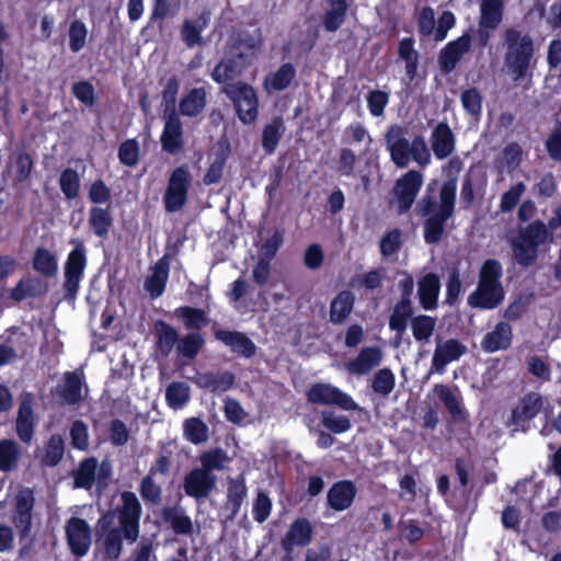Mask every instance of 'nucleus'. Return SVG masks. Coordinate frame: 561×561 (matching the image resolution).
Instances as JSON below:
<instances>
[{"mask_svg":"<svg viewBox=\"0 0 561 561\" xmlns=\"http://www.w3.org/2000/svg\"><path fill=\"white\" fill-rule=\"evenodd\" d=\"M457 180H446L439 190V202L434 196L425 194L419 201L417 215L425 218L423 238L426 244H437L442 241L447 221L453 218L456 207Z\"/></svg>","mask_w":561,"mask_h":561,"instance_id":"f257e3e1","label":"nucleus"},{"mask_svg":"<svg viewBox=\"0 0 561 561\" xmlns=\"http://www.w3.org/2000/svg\"><path fill=\"white\" fill-rule=\"evenodd\" d=\"M121 504L116 506L117 528L103 534V557L105 560H117L123 551V542L134 543L140 534L142 506L137 495L131 491L121 493Z\"/></svg>","mask_w":561,"mask_h":561,"instance_id":"f03ea898","label":"nucleus"},{"mask_svg":"<svg viewBox=\"0 0 561 561\" xmlns=\"http://www.w3.org/2000/svg\"><path fill=\"white\" fill-rule=\"evenodd\" d=\"M503 45L504 66L514 82L531 81L533 69L536 66V47L529 33L510 26L504 30Z\"/></svg>","mask_w":561,"mask_h":561,"instance_id":"7ed1b4c3","label":"nucleus"},{"mask_svg":"<svg viewBox=\"0 0 561 561\" xmlns=\"http://www.w3.org/2000/svg\"><path fill=\"white\" fill-rule=\"evenodd\" d=\"M551 237L546 224L539 219L519 229L517 236L511 241L513 257L516 264L528 268L536 264L539 257V247Z\"/></svg>","mask_w":561,"mask_h":561,"instance_id":"20e7f679","label":"nucleus"},{"mask_svg":"<svg viewBox=\"0 0 561 561\" xmlns=\"http://www.w3.org/2000/svg\"><path fill=\"white\" fill-rule=\"evenodd\" d=\"M73 249L68 253L64 264V299L68 302H75L80 289V284L84 277L88 266L87 249L82 241L72 240Z\"/></svg>","mask_w":561,"mask_h":561,"instance_id":"39448f33","label":"nucleus"},{"mask_svg":"<svg viewBox=\"0 0 561 561\" xmlns=\"http://www.w3.org/2000/svg\"><path fill=\"white\" fill-rule=\"evenodd\" d=\"M222 92L232 102L236 114L244 125L253 124L259 115V98L255 89L243 81L229 83Z\"/></svg>","mask_w":561,"mask_h":561,"instance_id":"423d86ee","label":"nucleus"},{"mask_svg":"<svg viewBox=\"0 0 561 561\" xmlns=\"http://www.w3.org/2000/svg\"><path fill=\"white\" fill-rule=\"evenodd\" d=\"M192 175L188 167H176L170 174L168 186L163 195V205L167 213H175L183 208L192 185Z\"/></svg>","mask_w":561,"mask_h":561,"instance_id":"0eeeda50","label":"nucleus"},{"mask_svg":"<svg viewBox=\"0 0 561 561\" xmlns=\"http://www.w3.org/2000/svg\"><path fill=\"white\" fill-rule=\"evenodd\" d=\"M307 401L311 404L335 405L345 411H357L359 405L340 388L325 382H316L306 391Z\"/></svg>","mask_w":561,"mask_h":561,"instance_id":"6e6552de","label":"nucleus"},{"mask_svg":"<svg viewBox=\"0 0 561 561\" xmlns=\"http://www.w3.org/2000/svg\"><path fill=\"white\" fill-rule=\"evenodd\" d=\"M504 0H481L480 18L477 30L479 48H485L491 41V32L496 30L503 21Z\"/></svg>","mask_w":561,"mask_h":561,"instance_id":"1a4fd4ad","label":"nucleus"},{"mask_svg":"<svg viewBox=\"0 0 561 561\" xmlns=\"http://www.w3.org/2000/svg\"><path fill=\"white\" fill-rule=\"evenodd\" d=\"M66 541L76 558L88 554L92 545V529L89 523L77 516L70 517L65 525Z\"/></svg>","mask_w":561,"mask_h":561,"instance_id":"9d476101","label":"nucleus"},{"mask_svg":"<svg viewBox=\"0 0 561 561\" xmlns=\"http://www.w3.org/2000/svg\"><path fill=\"white\" fill-rule=\"evenodd\" d=\"M542 408V396L539 392L530 391L524 394L517 405L513 408L508 424L525 433L530 428V422L540 413Z\"/></svg>","mask_w":561,"mask_h":561,"instance_id":"9b49d317","label":"nucleus"},{"mask_svg":"<svg viewBox=\"0 0 561 561\" xmlns=\"http://www.w3.org/2000/svg\"><path fill=\"white\" fill-rule=\"evenodd\" d=\"M422 174L415 170H409L399 180L393 187V195L398 204V214H407L415 202V198L422 187Z\"/></svg>","mask_w":561,"mask_h":561,"instance_id":"f8f14e48","label":"nucleus"},{"mask_svg":"<svg viewBox=\"0 0 561 561\" xmlns=\"http://www.w3.org/2000/svg\"><path fill=\"white\" fill-rule=\"evenodd\" d=\"M472 27L463 32L459 37L448 42L439 51L438 65L445 75L454 71L463 57L470 51L472 45Z\"/></svg>","mask_w":561,"mask_h":561,"instance_id":"ddd939ff","label":"nucleus"},{"mask_svg":"<svg viewBox=\"0 0 561 561\" xmlns=\"http://www.w3.org/2000/svg\"><path fill=\"white\" fill-rule=\"evenodd\" d=\"M467 353V346L458 339H448L443 341L439 336L436 339V347L431 362V371L443 375L446 366L458 360Z\"/></svg>","mask_w":561,"mask_h":561,"instance_id":"4468645a","label":"nucleus"},{"mask_svg":"<svg viewBox=\"0 0 561 561\" xmlns=\"http://www.w3.org/2000/svg\"><path fill=\"white\" fill-rule=\"evenodd\" d=\"M34 505L35 499L32 490H23L16 495L15 507L11 520L16 528L21 540L31 535Z\"/></svg>","mask_w":561,"mask_h":561,"instance_id":"2eb2a0df","label":"nucleus"},{"mask_svg":"<svg viewBox=\"0 0 561 561\" xmlns=\"http://www.w3.org/2000/svg\"><path fill=\"white\" fill-rule=\"evenodd\" d=\"M34 397L31 392H23L20 397L15 419V433L21 442L30 444L34 437L36 419L34 414Z\"/></svg>","mask_w":561,"mask_h":561,"instance_id":"dca6fc26","label":"nucleus"},{"mask_svg":"<svg viewBox=\"0 0 561 561\" xmlns=\"http://www.w3.org/2000/svg\"><path fill=\"white\" fill-rule=\"evenodd\" d=\"M160 142L162 150L169 154H178L184 149L183 125L174 110L165 117Z\"/></svg>","mask_w":561,"mask_h":561,"instance_id":"f3484780","label":"nucleus"},{"mask_svg":"<svg viewBox=\"0 0 561 561\" xmlns=\"http://www.w3.org/2000/svg\"><path fill=\"white\" fill-rule=\"evenodd\" d=\"M217 483V477L201 468H194L185 474L183 489L187 496L193 499L208 497Z\"/></svg>","mask_w":561,"mask_h":561,"instance_id":"a211bd4d","label":"nucleus"},{"mask_svg":"<svg viewBox=\"0 0 561 561\" xmlns=\"http://www.w3.org/2000/svg\"><path fill=\"white\" fill-rule=\"evenodd\" d=\"M84 375L82 371H66L62 381L58 383L53 392L65 405H77L82 401V387Z\"/></svg>","mask_w":561,"mask_h":561,"instance_id":"6ab92c4d","label":"nucleus"},{"mask_svg":"<svg viewBox=\"0 0 561 561\" xmlns=\"http://www.w3.org/2000/svg\"><path fill=\"white\" fill-rule=\"evenodd\" d=\"M153 350L157 358L167 359L176 350L180 334L178 330L164 320L153 322Z\"/></svg>","mask_w":561,"mask_h":561,"instance_id":"aec40b11","label":"nucleus"},{"mask_svg":"<svg viewBox=\"0 0 561 561\" xmlns=\"http://www.w3.org/2000/svg\"><path fill=\"white\" fill-rule=\"evenodd\" d=\"M214 337L240 357L251 358L256 353V345L243 332L216 329L214 330Z\"/></svg>","mask_w":561,"mask_h":561,"instance_id":"412c9836","label":"nucleus"},{"mask_svg":"<svg viewBox=\"0 0 561 561\" xmlns=\"http://www.w3.org/2000/svg\"><path fill=\"white\" fill-rule=\"evenodd\" d=\"M402 134L398 125L391 126L386 134L390 159L398 168H407L411 161V142Z\"/></svg>","mask_w":561,"mask_h":561,"instance_id":"4be33fe9","label":"nucleus"},{"mask_svg":"<svg viewBox=\"0 0 561 561\" xmlns=\"http://www.w3.org/2000/svg\"><path fill=\"white\" fill-rule=\"evenodd\" d=\"M505 298L503 286L478 284L476 290L468 296V305L481 310L497 308Z\"/></svg>","mask_w":561,"mask_h":561,"instance_id":"5701e85b","label":"nucleus"},{"mask_svg":"<svg viewBox=\"0 0 561 561\" xmlns=\"http://www.w3.org/2000/svg\"><path fill=\"white\" fill-rule=\"evenodd\" d=\"M357 494V488L352 480L334 482L327 494V505L335 512H342L352 506Z\"/></svg>","mask_w":561,"mask_h":561,"instance_id":"b1692460","label":"nucleus"},{"mask_svg":"<svg viewBox=\"0 0 561 561\" xmlns=\"http://www.w3.org/2000/svg\"><path fill=\"white\" fill-rule=\"evenodd\" d=\"M248 486L243 474L237 478L228 479L227 500L224 505L225 511L229 512L226 516L228 520H233L240 513L241 506L247 499Z\"/></svg>","mask_w":561,"mask_h":561,"instance_id":"393cba45","label":"nucleus"},{"mask_svg":"<svg viewBox=\"0 0 561 561\" xmlns=\"http://www.w3.org/2000/svg\"><path fill=\"white\" fill-rule=\"evenodd\" d=\"M431 146L434 156L439 159L449 157L456 148V138L446 122H439L433 129L431 135Z\"/></svg>","mask_w":561,"mask_h":561,"instance_id":"a878e982","label":"nucleus"},{"mask_svg":"<svg viewBox=\"0 0 561 561\" xmlns=\"http://www.w3.org/2000/svg\"><path fill=\"white\" fill-rule=\"evenodd\" d=\"M513 341L512 325L506 321L496 323L491 332H488L481 341L482 348L488 353L508 350Z\"/></svg>","mask_w":561,"mask_h":561,"instance_id":"bb28decb","label":"nucleus"},{"mask_svg":"<svg viewBox=\"0 0 561 561\" xmlns=\"http://www.w3.org/2000/svg\"><path fill=\"white\" fill-rule=\"evenodd\" d=\"M382 360V351L378 346H364L358 355L346 363L345 367L350 374L366 375L377 367Z\"/></svg>","mask_w":561,"mask_h":561,"instance_id":"cd10ccee","label":"nucleus"},{"mask_svg":"<svg viewBox=\"0 0 561 561\" xmlns=\"http://www.w3.org/2000/svg\"><path fill=\"white\" fill-rule=\"evenodd\" d=\"M440 280L437 274L427 273L419 279L417 297L424 310H435L438 307Z\"/></svg>","mask_w":561,"mask_h":561,"instance_id":"c85d7f7f","label":"nucleus"},{"mask_svg":"<svg viewBox=\"0 0 561 561\" xmlns=\"http://www.w3.org/2000/svg\"><path fill=\"white\" fill-rule=\"evenodd\" d=\"M171 255L169 253L163 254L152 267V274L149 275L145 280V288L152 298L160 297L167 286L170 272Z\"/></svg>","mask_w":561,"mask_h":561,"instance_id":"c756f323","label":"nucleus"},{"mask_svg":"<svg viewBox=\"0 0 561 561\" xmlns=\"http://www.w3.org/2000/svg\"><path fill=\"white\" fill-rule=\"evenodd\" d=\"M208 23L209 13L206 11H203L196 19H186L183 21L180 35L187 48L204 44L202 33L208 26Z\"/></svg>","mask_w":561,"mask_h":561,"instance_id":"7c9ffc66","label":"nucleus"},{"mask_svg":"<svg viewBox=\"0 0 561 561\" xmlns=\"http://www.w3.org/2000/svg\"><path fill=\"white\" fill-rule=\"evenodd\" d=\"M161 518L178 536H190L194 531L192 518L181 506H167L162 508Z\"/></svg>","mask_w":561,"mask_h":561,"instance_id":"2f4dec72","label":"nucleus"},{"mask_svg":"<svg viewBox=\"0 0 561 561\" xmlns=\"http://www.w3.org/2000/svg\"><path fill=\"white\" fill-rule=\"evenodd\" d=\"M249 64H243L234 53L230 57L221 59L213 69L210 77L219 84L227 83L240 77Z\"/></svg>","mask_w":561,"mask_h":561,"instance_id":"473e14b6","label":"nucleus"},{"mask_svg":"<svg viewBox=\"0 0 561 561\" xmlns=\"http://www.w3.org/2000/svg\"><path fill=\"white\" fill-rule=\"evenodd\" d=\"M313 529L310 520L305 517L295 519L282 539L280 543H285L288 548L300 546L306 547L312 540Z\"/></svg>","mask_w":561,"mask_h":561,"instance_id":"72a5a7b5","label":"nucleus"},{"mask_svg":"<svg viewBox=\"0 0 561 561\" xmlns=\"http://www.w3.org/2000/svg\"><path fill=\"white\" fill-rule=\"evenodd\" d=\"M173 316L182 321L184 328L190 332H199L209 323L207 312L202 308L181 306L175 308Z\"/></svg>","mask_w":561,"mask_h":561,"instance_id":"f704fd0d","label":"nucleus"},{"mask_svg":"<svg viewBox=\"0 0 561 561\" xmlns=\"http://www.w3.org/2000/svg\"><path fill=\"white\" fill-rule=\"evenodd\" d=\"M355 296L351 290H341L330 304V321L333 324H342L354 309Z\"/></svg>","mask_w":561,"mask_h":561,"instance_id":"c9c22d12","label":"nucleus"},{"mask_svg":"<svg viewBox=\"0 0 561 561\" xmlns=\"http://www.w3.org/2000/svg\"><path fill=\"white\" fill-rule=\"evenodd\" d=\"M207 103L205 88H193L180 101L179 112L186 117H196L203 113Z\"/></svg>","mask_w":561,"mask_h":561,"instance_id":"e433bc0d","label":"nucleus"},{"mask_svg":"<svg viewBox=\"0 0 561 561\" xmlns=\"http://www.w3.org/2000/svg\"><path fill=\"white\" fill-rule=\"evenodd\" d=\"M433 390L455 422H462L467 419L468 414L466 410L449 386L436 383Z\"/></svg>","mask_w":561,"mask_h":561,"instance_id":"4c0bfd02","label":"nucleus"},{"mask_svg":"<svg viewBox=\"0 0 561 561\" xmlns=\"http://www.w3.org/2000/svg\"><path fill=\"white\" fill-rule=\"evenodd\" d=\"M88 222L94 236L101 239L107 238L108 232L113 227L111 206L108 205L105 208L100 206L91 207L89 210Z\"/></svg>","mask_w":561,"mask_h":561,"instance_id":"58836bf2","label":"nucleus"},{"mask_svg":"<svg viewBox=\"0 0 561 561\" xmlns=\"http://www.w3.org/2000/svg\"><path fill=\"white\" fill-rule=\"evenodd\" d=\"M47 291V285L38 277H23L11 289L10 297L14 301L38 297Z\"/></svg>","mask_w":561,"mask_h":561,"instance_id":"ea45409f","label":"nucleus"},{"mask_svg":"<svg viewBox=\"0 0 561 561\" xmlns=\"http://www.w3.org/2000/svg\"><path fill=\"white\" fill-rule=\"evenodd\" d=\"M236 382V376L231 371L204 373L198 378L201 388L213 393H224L230 390Z\"/></svg>","mask_w":561,"mask_h":561,"instance_id":"a19ab883","label":"nucleus"},{"mask_svg":"<svg viewBox=\"0 0 561 561\" xmlns=\"http://www.w3.org/2000/svg\"><path fill=\"white\" fill-rule=\"evenodd\" d=\"M32 267L44 277H55L58 272L57 255L44 247H38L32 257Z\"/></svg>","mask_w":561,"mask_h":561,"instance_id":"79ce46f5","label":"nucleus"},{"mask_svg":"<svg viewBox=\"0 0 561 561\" xmlns=\"http://www.w3.org/2000/svg\"><path fill=\"white\" fill-rule=\"evenodd\" d=\"M414 309L412 301L398 300L389 317V329L401 336L407 328L408 321L413 318Z\"/></svg>","mask_w":561,"mask_h":561,"instance_id":"37998d69","label":"nucleus"},{"mask_svg":"<svg viewBox=\"0 0 561 561\" xmlns=\"http://www.w3.org/2000/svg\"><path fill=\"white\" fill-rule=\"evenodd\" d=\"M98 466V459L93 456L82 459L73 471L75 488L90 490L95 482Z\"/></svg>","mask_w":561,"mask_h":561,"instance_id":"c03bdc74","label":"nucleus"},{"mask_svg":"<svg viewBox=\"0 0 561 561\" xmlns=\"http://www.w3.org/2000/svg\"><path fill=\"white\" fill-rule=\"evenodd\" d=\"M296 77V68L291 62L283 64L265 79V87L272 91L286 90Z\"/></svg>","mask_w":561,"mask_h":561,"instance_id":"a18cd8bd","label":"nucleus"},{"mask_svg":"<svg viewBox=\"0 0 561 561\" xmlns=\"http://www.w3.org/2000/svg\"><path fill=\"white\" fill-rule=\"evenodd\" d=\"M284 121L282 117H275L263 127L262 148L266 154H272L276 150L284 133Z\"/></svg>","mask_w":561,"mask_h":561,"instance_id":"49530a36","label":"nucleus"},{"mask_svg":"<svg viewBox=\"0 0 561 561\" xmlns=\"http://www.w3.org/2000/svg\"><path fill=\"white\" fill-rule=\"evenodd\" d=\"M21 458L19 444L13 439L0 440V471L11 472L18 468Z\"/></svg>","mask_w":561,"mask_h":561,"instance_id":"de8ad7c7","label":"nucleus"},{"mask_svg":"<svg viewBox=\"0 0 561 561\" xmlns=\"http://www.w3.org/2000/svg\"><path fill=\"white\" fill-rule=\"evenodd\" d=\"M204 344L205 340L201 332H188L184 336H180L175 351L179 357L193 360L196 358Z\"/></svg>","mask_w":561,"mask_h":561,"instance_id":"09e8293b","label":"nucleus"},{"mask_svg":"<svg viewBox=\"0 0 561 561\" xmlns=\"http://www.w3.org/2000/svg\"><path fill=\"white\" fill-rule=\"evenodd\" d=\"M59 187L66 199L72 201L79 196L80 193V176L77 170L66 168L59 175Z\"/></svg>","mask_w":561,"mask_h":561,"instance_id":"8fccbe9b","label":"nucleus"},{"mask_svg":"<svg viewBox=\"0 0 561 561\" xmlns=\"http://www.w3.org/2000/svg\"><path fill=\"white\" fill-rule=\"evenodd\" d=\"M502 276L503 266L501 262L496 259H488L480 267L478 284L503 286Z\"/></svg>","mask_w":561,"mask_h":561,"instance_id":"3c124183","label":"nucleus"},{"mask_svg":"<svg viewBox=\"0 0 561 561\" xmlns=\"http://www.w3.org/2000/svg\"><path fill=\"white\" fill-rule=\"evenodd\" d=\"M436 327V318L427 314H419L411 319L412 334L415 341L426 342L433 335Z\"/></svg>","mask_w":561,"mask_h":561,"instance_id":"603ef678","label":"nucleus"},{"mask_svg":"<svg viewBox=\"0 0 561 561\" xmlns=\"http://www.w3.org/2000/svg\"><path fill=\"white\" fill-rule=\"evenodd\" d=\"M154 477L147 473L139 483V494L146 504L159 505L162 501V488L154 481Z\"/></svg>","mask_w":561,"mask_h":561,"instance_id":"864d4df0","label":"nucleus"},{"mask_svg":"<svg viewBox=\"0 0 561 561\" xmlns=\"http://www.w3.org/2000/svg\"><path fill=\"white\" fill-rule=\"evenodd\" d=\"M165 400L170 408H182L190 400L188 385L184 381H172L165 389Z\"/></svg>","mask_w":561,"mask_h":561,"instance_id":"5fc2aeb1","label":"nucleus"},{"mask_svg":"<svg viewBox=\"0 0 561 561\" xmlns=\"http://www.w3.org/2000/svg\"><path fill=\"white\" fill-rule=\"evenodd\" d=\"M527 373L540 382H549L552 378V369L550 364L539 355H530L526 358Z\"/></svg>","mask_w":561,"mask_h":561,"instance_id":"6e6d98bb","label":"nucleus"},{"mask_svg":"<svg viewBox=\"0 0 561 561\" xmlns=\"http://www.w3.org/2000/svg\"><path fill=\"white\" fill-rule=\"evenodd\" d=\"M65 454V443L59 434L49 437L45 453L43 455V463L48 467H56L62 459Z\"/></svg>","mask_w":561,"mask_h":561,"instance_id":"4d7b16f0","label":"nucleus"},{"mask_svg":"<svg viewBox=\"0 0 561 561\" xmlns=\"http://www.w3.org/2000/svg\"><path fill=\"white\" fill-rule=\"evenodd\" d=\"M256 50V43L253 36L247 34L244 36H238L233 39L231 45V53H234L237 57L243 61V64L251 62Z\"/></svg>","mask_w":561,"mask_h":561,"instance_id":"13d9d810","label":"nucleus"},{"mask_svg":"<svg viewBox=\"0 0 561 561\" xmlns=\"http://www.w3.org/2000/svg\"><path fill=\"white\" fill-rule=\"evenodd\" d=\"M199 460V468L208 473H213L214 470H222L225 468V462H227L229 458L224 449L215 448L203 453Z\"/></svg>","mask_w":561,"mask_h":561,"instance_id":"bf43d9fd","label":"nucleus"},{"mask_svg":"<svg viewBox=\"0 0 561 561\" xmlns=\"http://www.w3.org/2000/svg\"><path fill=\"white\" fill-rule=\"evenodd\" d=\"M321 424L332 434H342L351 430V420L345 415H336L333 411L321 412Z\"/></svg>","mask_w":561,"mask_h":561,"instance_id":"052dcab7","label":"nucleus"},{"mask_svg":"<svg viewBox=\"0 0 561 561\" xmlns=\"http://www.w3.org/2000/svg\"><path fill=\"white\" fill-rule=\"evenodd\" d=\"M139 142L135 138L124 140L118 147V160L123 165L135 167L139 162Z\"/></svg>","mask_w":561,"mask_h":561,"instance_id":"680f3d73","label":"nucleus"},{"mask_svg":"<svg viewBox=\"0 0 561 561\" xmlns=\"http://www.w3.org/2000/svg\"><path fill=\"white\" fill-rule=\"evenodd\" d=\"M396 377L390 368L379 369L371 380V389L379 394L388 396L394 388Z\"/></svg>","mask_w":561,"mask_h":561,"instance_id":"e2e57ef3","label":"nucleus"},{"mask_svg":"<svg viewBox=\"0 0 561 561\" xmlns=\"http://www.w3.org/2000/svg\"><path fill=\"white\" fill-rule=\"evenodd\" d=\"M186 438L193 444H201L208 438V427L198 417L187 419L184 423Z\"/></svg>","mask_w":561,"mask_h":561,"instance_id":"0e129e2a","label":"nucleus"},{"mask_svg":"<svg viewBox=\"0 0 561 561\" xmlns=\"http://www.w3.org/2000/svg\"><path fill=\"white\" fill-rule=\"evenodd\" d=\"M460 101L463 110L471 116H479L482 113L483 98L477 88H469L462 91Z\"/></svg>","mask_w":561,"mask_h":561,"instance_id":"69168bd1","label":"nucleus"},{"mask_svg":"<svg viewBox=\"0 0 561 561\" xmlns=\"http://www.w3.org/2000/svg\"><path fill=\"white\" fill-rule=\"evenodd\" d=\"M13 165L15 170L14 182L23 183L28 180L34 169L33 157L26 151H21L15 156Z\"/></svg>","mask_w":561,"mask_h":561,"instance_id":"338daca9","label":"nucleus"},{"mask_svg":"<svg viewBox=\"0 0 561 561\" xmlns=\"http://www.w3.org/2000/svg\"><path fill=\"white\" fill-rule=\"evenodd\" d=\"M71 91L73 96L88 107L96 104V94L93 84L88 80H80L72 84Z\"/></svg>","mask_w":561,"mask_h":561,"instance_id":"774afa93","label":"nucleus"}]
</instances>
